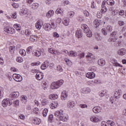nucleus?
<instances>
[{
    "mask_svg": "<svg viewBox=\"0 0 126 126\" xmlns=\"http://www.w3.org/2000/svg\"><path fill=\"white\" fill-rule=\"evenodd\" d=\"M106 63V61L103 59H99L98 60V65H100V66H103L105 65Z\"/></svg>",
    "mask_w": 126,
    "mask_h": 126,
    "instance_id": "nucleus-20",
    "label": "nucleus"
},
{
    "mask_svg": "<svg viewBox=\"0 0 126 126\" xmlns=\"http://www.w3.org/2000/svg\"><path fill=\"white\" fill-rule=\"evenodd\" d=\"M78 56L80 57V59H83V58H84V57H85V53H81Z\"/></svg>",
    "mask_w": 126,
    "mask_h": 126,
    "instance_id": "nucleus-54",
    "label": "nucleus"
},
{
    "mask_svg": "<svg viewBox=\"0 0 126 126\" xmlns=\"http://www.w3.org/2000/svg\"><path fill=\"white\" fill-rule=\"evenodd\" d=\"M48 51L49 53H50L51 54H55V50L53 49V48H48Z\"/></svg>",
    "mask_w": 126,
    "mask_h": 126,
    "instance_id": "nucleus-51",
    "label": "nucleus"
},
{
    "mask_svg": "<svg viewBox=\"0 0 126 126\" xmlns=\"http://www.w3.org/2000/svg\"><path fill=\"white\" fill-rule=\"evenodd\" d=\"M20 15L23 16L26 14H28V9L26 7H24L21 10V12H20Z\"/></svg>",
    "mask_w": 126,
    "mask_h": 126,
    "instance_id": "nucleus-16",
    "label": "nucleus"
},
{
    "mask_svg": "<svg viewBox=\"0 0 126 126\" xmlns=\"http://www.w3.org/2000/svg\"><path fill=\"white\" fill-rule=\"evenodd\" d=\"M106 95V91H102L99 93V95L100 97H103Z\"/></svg>",
    "mask_w": 126,
    "mask_h": 126,
    "instance_id": "nucleus-42",
    "label": "nucleus"
},
{
    "mask_svg": "<svg viewBox=\"0 0 126 126\" xmlns=\"http://www.w3.org/2000/svg\"><path fill=\"white\" fill-rule=\"evenodd\" d=\"M16 62H17V63H22L23 62V59L20 57H17L16 59Z\"/></svg>",
    "mask_w": 126,
    "mask_h": 126,
    "instance_id": "nucleus-44",
    "label": "nucleus"
},
{
    "mask_svg": "<svg viewBox=\"0 0 126 126\" xmlns=\"http://www.w3.org/2000/svg\"><path fill=\"white\" fill-rule=\"evenodd\" d=\"M63 80H60L52 83L51 85V89H58L63 84Z\"/></svg>",
    "mask_w": 126,
    "mask_h": 126,
    "instance_id": "nucleus-4",
    "label": "nucleus"
},
{
    "mask_svg": "<svg viewBox=\"0 0 126 126\" xmlns=\"http://www.w3.org/2000/svg\"><path fill=\"white\" fill-rule=\"evenodd\" d=\"M106 30L107 32H112L113 31V27L110 25H108L106 27Z\"/></svg>",
    "mask_w": 126,
    "mask_h": 126,
    "instance_id": "nucleus-37",
    "label": "nucleus"
},
{
    "mask_svg": "<svg viewBox=\"0 0 126 126\" xmlns=\"http://www.w3.org/2000/svg\"><path fill=\"white\" fill-rule=\"evenodd\" d=\"M95 39L97 41H100L101 40V36L99 34H97L95 35Z\"/></svg>",
    "mask_w": 126,
    "mask_h": 126,
    "instance_id": "nucleus-55",
    "label": "nucleus"
},
{
    "mask_svg": "<svg viewBox=\"0 0 126 126\" xmlns=\"http://www.w3.org/2000/svg\"><path fill=\"white\" fill-rule=\"evenodd\" d=\"M35 77L37 80H42L44 78V73L42 72H37Z\"/></svg>",
    "mask_w": 126,
    "mask_h": 126,
    "instance_id": "nucleus-9",
    "label": "nucleus"
},
{
    "mask_svg": "<svg viewBox=\"0 0 126 126\" xmlns=\"http://www.w3.org/2000/svg\"><path fill=\"white\" fill-rule=\"evenodd\" d=\"M75 106V103L73 101H69L68 102L67 107L68 108H70V109H72L73 107Z\"/></svg>",
    "mask_w": 126,
    "mask_h": 126,
    "instance_id": "nucleus-25",
    "label": "nucleus"
},
{
    "mask_svg": "<svg viewBox=\"0 0 126 126\" xmlns=\"http://www.w3.org/2000/svg\"><path fill=\"white\" fill-rule=\"evenodd\" d=\"M68 55L69 57H76V56H78L77 55V53H76V52H75L73 51H70V53L69 52Z\"/></svg>",
    "mask_w": 126,
    "mask_h": 126,
    "instance_id": "nucleus-24",
    "label": "nucleus"
},
{
    "mask_svg": "<svg viewBox=\"0 0 126 126\" xmlns=\"http://www.w3.org/2000/svg\"><path fill=\"white\" fill-rule=\"evenodd\" d=\"M4 89L2 87H0V99H2L3 98V94L4 93L3 92Z\"/></svg>",
    "mask_w": 126,
    "mask_h": 126,
    "instance_id": "nucleus-29",
    "label": "nucleus"
},
{
    "mask_svg": "<svg viewBox=\"0 0 126 126\" xmlns=\"http://www.w3.org/2000/svg\"><path fill=\"white\" fill-rule=\"evenodd\" d=\"M13 27L14 28H15V29H16L17 31H20V30H21V28L20 27L19 24H15Z\"/></svg>",
    "mask_w": 126,
    "mask_h": 126,
    "instance_id": "nucleus-33",
    "label": "nucleus"
},
{
    "mask_svg": "<svg viewBox=\"0 0 126 126\" xmlns=\"http://www.w3.org/2000/svg\"><path fill=\"white\" fill-rule=\"evenodd\" d=\"M40 64H41V63L40 62L31 63V65H32V66H34V65H35V66L40 65Z\"/></svg>",
    "mask_w": 126,
    "mask_h": 126,
    "instance_id": "nucleus-46",
    "label": "nucleus"
},
{
    "mask_svg": "<svg viewBox=\"0 0 126 126\" xmlns=\"http://www.w3.org/2000/svg\"><path fill=\"white\" fill-rule=\"evenodd\" d=\"M119 15L123 16V15L125 14V11H124V10H120V11L119 12Z\"/></svg>",
    "mask_w": 126,
    "mask_h": 126,
    "instance_id": "nucleus-59",
    "label": "nucleus"
},
{
    "mask_svg": "<svg viewBox=\"0 0 126 126\" xmlns=\"http://www.w3.org/2000/svg\"><path fill=\"white\" fill-rule=\"evenodd\" d=\"M13 104H14L15 107H18V106H19V100H15L14 101Z\"/></svg>",
    "mask_w": 126,
    "mask_h": 126,
    "instance_id": "nucleus-47",
    "label": "nucleus"
},
{
    "mask_svg": "<svg viewBox=\"0 0 126 126\" xmlns=\"http://www.w3.org/2000/svg\"><path fill=\"white\" fill-rule=\"evenodd\" d=\"M102 9L100 10V12L102 13H105V12H107V7L106 6H101Z\"/></svg>",
    "mask_w": 126,
    "mask_h": 126,
    "instance_id": "nucleus-39",
    "label": "nucleus"
},
{
    "mask_svg": "<svg viewBox=\"0 0 126 126\" xmlns=\"http://www.w3.org/2000/svg\"><path fill=\"white\" fill-rule=\"evenodd\" d=\"M26 53L28 55H30V54H32L33 52H32V47L30 46L27 48Z\"/></svg>",
    "mask_w": 126,
    "mask_h": 126,
    "instance_id": "nucleus-34",
    "label": "nucleus"
},
{
    "mask_svg": "<svg viewBox=\"0 0 126 126\" xmlns=\"http://www.w3.org/2000/svg\"><path fill=\"white\" fill-rule=\"evenodd\" d=\"M56 14H59L60 16L63 15V9L62 8H58L55 11Z\"/></svg>",
    "mask_w": 126,
    "mask_h": 126,
    "instance_id": "nucleus-14",
    "label": "nucleus"
},
{
    "mask_svg": "<svg viewBox=\"0 0 126 126\" xmlns=\"http://www.w3.org/2000/svg\"><path fill=\"white\" fill-rule=\"evenodd\" d=\"M15 49V48H14V47L10 46L9 47V52H10V54H14V50Z\"/></svg>",
    "mask_w": 126,
    "mask_h": 126,
    "instance_id": "nucleus-43",
    "label": "nucleus"
},
{
    "mask_svg": "<svg viewBox=\"0 0 126 126\" xmlns=\"http://www.w3.org/2000/svg\"><path fill=\"white\" fill-rule=\"evenodd\" d=\"M50 27L52 29H56V28H57V26L55 25V23H51V24H50Z\"/></svg>",
    "mask_w": 126,
    "mask_h": 126,
    "instance_id": "nucleus-48",
    "label": "nucleus"
},
{
    "mask_svg": "<svg viewBox=\"0 0 126 126\" xmlns=\"http://www.w3.org/2000/svg\"><path fill=\"white\" fill-rule=\"evenodd\" d=\"M19 117L20 118V119L21 120H23V121L25 120V116H24V115H23L22 114H20L19 115Z\"/></svg>",
    "mask_w": 126,
    "mask_h": 126,
    "instance_id": "nucleus-53",
    "label": "nucleus"
},
{
    "mask_svg": "<svg viewBox=\"0 0 126 126\" xmlns=\"http://www.w3.org/2000/svg\"><path fill=\"white\" fill-rule=\"evenodd\" d=\"M35 27L38 30L41 29V23L39 22H37L35 23Z\"/></svg>",
    "mask_w": 126,
    "mask_h": 126,
    "instance_id": "nucleus-40",
    "label": "nucleus"
},
{
    "mask_svg": "<svg viewBox=\"0 0 126 126\" xmlns=\"http://www.w3.org/2000/svg\"><path fill=\"white\" fill-rule=\"evenodd\" d=\"M118 24L120 26H124V25H125V22L123 21H119Z\"/></svg>",
    "mask_w": 126,
    "mask_h": 126,
    "instance_id": "nucleus-56",
    "label": "nucleus"
},
{
    "mask_svg": "<svg viewBox=\"0 0 126 126\" xmlns=\"http://www.w3.org/2000/svg\"><path fill=\"white\" fill-rule=\"evenodd\" d=\"M62 114V111H57L54 113V116L55 117H60Z\"/></svg>",
    "mask_w": 126,
    "mask_h": 126,
    "instance_id": "nucleus-41",
    "label": "nucleus"
},
{
    "mask_svg": "<svg viewBox=\"0 0 126 126\" xmlns=\"http://www.w3.org/2000/svg\"><path fill=\"white\" fill-rule=\"evenodd\" d=\"M38 7H39V4L38 3H33L32 4V9H37Z\"/></svg>",
    "mask_w": 126,
    "mask_h": 126,
    "instance_id": "nucleus-32",
    "label": "nucleus"
},
{
    "mask_svg": "<svg viewBox=\"0 0 126 126\" xmlns=\"http://www.w3.org/2000/svg\"><path fill=\"white\" fill-rule=\"evenodd\" d=\"M3 29L5 32L8 33L10 35H13V34H15V30H14L13 28L7 26L5 27Z\"/></svg>",
    "mask_w": 126,
    "mask_h": 126,
    "instance_id": "nucleus-5",
    "label": "nucleus"
},
{
    "mask_svg": "<svg viewBox=\"0 0 126 126\" xmlns=\"http://www.w3.org/2000/svg\"><path fill=\"white\" fill-rule=\"evenodd\" d=\"M48 121L49 123H52L54 122V115L50 114L48 116Z\"/></svg>",
    "mask_w": 126,
    "mask_h": 126,
    "instance_id": "nucleus-36",
    "label": "nucleus"
},
{
    "mask_svg": "<svg viewBox=\"0 0 126 126\" xmlns=\"http://www.w3.org/2000/svg\"><path fill=\"white\" fill-rule=\"evenodd\" d=\"M119 32L117 31H114L110 33V37L108 39V41L109 43H115L118 38H119Z\"/></svg>",
    "mask_w": 126,
    "mask_h": 126,
    "instance_id": "nucleus-2",
    "label": "nucleus"
},
{
    "mask_svg": "<svg viewBox=\"0 0 126 126\" xmlns=\"http://www.w3.org/2000/svg\"><path fill=\"white\" fill-rule=\"evenodd\" d=\"M55 12H54V10H49L46 14V16L48 18H50L51 16H53L54 15V13Z\"/></svg>",
    "mask_w": 126,
    "mask_h": 126,
    "instance_id": "nucleus-22",
    "label": "nucleus"
},
{
    "mask_svg": "<svg viewBox=\"0 0 126 126\" xmlns=\"http://www.w3.org/2000/svg\"><path fill=\"white\" fill-rule=\"evenodd\" d=\"M117 53L119 56H125V55L126 54V48H121V49H119Z\"/></svg>",
    "mask_w": 126,
    "mask_h": 126,
    "instance_id": "nucleus-12",
    "label": "nucleus"
},
{
    "mask_svg": "<svg viewBox=\"0 0 126 126\" xmlns=\"http://www.w3.org/2000/svg\"><path fill=\"white\" fill-rule=\"evenodd\" d=\"M12 104V101H11V100H10L8 98L3 99L1 102V105L2 107H3L4 108H5V107H7V105L11 106V105Z\"/></svg>",
    "mask_w": 126,
    "mask_h": 126,
    "instance_id": "nucleus-6",
    "label": "nucleus"
},
{
    "mask_svg": "<svg viewBox=\"0 0 126 126\" xmlns=\"http://www.w3.org/2000/svg\"><path fill=\"white\" fill-rule=\"evenodd\" d=\"M58 97L59 95L55 94H50L49 96V99H51V100H56V99H58Z\"/></svg>",
    "mask_w": 126,
    "mask_h": 126,
    "instance_id": "nucleus-23",
    "label": "nucleus"
},
{
    "mask_svg": "<svg viewBox=\"0 0 126 126\" xmlns=\"http://www.w3.org/2000/svg\"><path fill=\"white\" fill-rule=\"evenodd\" d=\"M101 32L102 33V34L103 35H104V36H106V35H107V31L105 29H102L101 30Z\"/></svg>",
    "mask_w": 126,
    "mask_h": 126,
    "instance_id": "nucleus-52",
    "label": "nucleus"
},
{
    "mask_svg": "<svg viewBox=\"0 0 126 126\" xmlns=\"http://www.w3.org/2000/svg\"><path fill=\"white\" fill-rule=\"evenodd\" d=\"M19 53L22 57H24L25 56H26V51L24 49H20L19 50Z\"/></svg>",
    "mask_w": 126,
    "mask_h": 126,
    "instance_id": "nucleus-35",
    "label": "nucleus"
},
{
    "mask_svg": "<svg viewBox=\"0 0 126 126\" xmlns=\"http://www.w3.org/2000/svg\"><path fill=\"white\" fill-rule=\"evenodd\" d=\"M81 28L83 30L84 33H86L87 37L89 38L92 37V32L90 29H89V27H88V25L86 24L82 25Z\"/></svg>",
    "mask_w": 126,
    "mask_h": 126,
    "instance_id": "nucleus-3",
    "label": "nucleus"
},
{
    "mask_svg": "<svg viewBox=\"0 0 126 126\" xmlns=\"http://www.w3.org/2000/svg\"><path fill=\"white\" fill-rule=\"evenodd\" d=\"M11 17H12V18H13V19H16V17H17V16H16V12H15L12 15V16H11Z\"/></svg>",
    "mask_w": 126,
    "mask_h": 126,
    "instance_id": "nucleus-62",
    "label": "nucleus"
},
{
    "mask_svg": "<svg viewBox=\"0 0 126 126\" xmlns=\"http://www.w3.org/2000/svg\"><path fill=\"white\" fill-rule=\"evenodd\" d=\"M106 3L108 5H115V1L114 0H107Z\"/></svg>",
    "mask_w": 126,
    "mask_h": 126,
    "instance_id": "nucleus-28",
    "label": "nucleus"
},
{
    "mask_svg": "<svg viewBox=\"0 0 126 126\" xmlns=\"http://www.w3.org/2000/svg\"><path fill=\"white\" fill-rule=\"evenodd\" d=\"M82 36V31L81 30L77 31V32H76V36L77 37V38H81Z\"/></svg>",
    "mask_w": 126,
    "mask_h": 126,
    "instance_id": "nucleus-19",
    "label": "nucleus"
},
{
    "mask_svg": "<svg viewBox=\"0 0 126 126\" xmlns=\"http://www.w3.org/2000/svg\"><path fill=\"white\" fill-rule=\"evenodd\" d=\"M25 34L26 36H29V35L31 34V31H30V30H26Z\"/></svg>",
    "mask_w": 126,
    "mask_h": 126,
    "instance_id": "nucleus-49",
    "label": "nucleus"
},
{
    "mask_svg": "<svg viewBox=\"0 0 126 126\" xmlns=\"http://www.w3.org/2000/svg\"><path fill=\"white\" fill-rule=\"evenodd\" d=\"M102 111V107L100 106H95L93 108V112L95 114H99Z\"/></svg>",
    "mask_w": 126,
    "mask_h": 126,
    "instance_id": "nucleus-10",
    "label": "nucleus"
},
{
    "mask_svg": "<svg viewBox=\"0 0 126 126\" xmlns=\"http://www.w3.org/2000/svg\"><path fill=\"white\" fill-rule=\"evenodd\" d=\"M43 28L45 31H50V30L51 29V24H44L43 25Z\"/></svg>",
    "mask_w": 126,
    "mask_h": 126,
    "instance_id": "nucleus-17",
    "label": "nucleus"
},
{
    "mask_svg": "<svg viewBox=\"0 0 126 126\" xmlns=\"http://www.w3.org/2000/svg\"><path fill=\"white\" fill-rule=\"evenodd\" d=\"M62 113L60 116L59 117V119L60 121H62L63 122H66L67 120H68V117L67 115L64 114L63 113V111L61 110Z\"/></svg>",
    "mask_w": 126,
    "mask_h": 126,
    "instance_id": "nucleus-7",
    "label": "nucleus"
},
{
    "mask_svg": "<svg viewBox=\"0 0 126 126\" xmlns=\"http://www.w3.org/2000/svg\"><path fill=\"white\" fill-rule=\"evenodd\" d=\"M13 79L17 82L22 81V76L18 74H14L12 76Z\"/></svg>",
    "mask_w": 126,
    "mask_h": 126,
    "instance_id": "nucleus-8",
    "label": "nucleus"
},
{
    "mask_svg": "<svg viewBox=\"0 0 126 126\" xmlns=\"http://www.w3.org/2000/svg\"><path fill=\"white\" fill-rule=\"evenodd\" d=\"M81 92L83 94H88L91 92V89L89 88H84L81 89Z\"/></svg>",
    "mask_w": 126,
    "mask_h": 126,
    "instance_id": "nucleus-13",
    "label": "nucleus"
},
{
    "mask_svg": "<svg viewBox=\"0 0 126 126\" xmlns=\"http://www.w3.org/2000/svg\"><path fill=\"white\" fill-rule=\"evenodd\" d=\"M63 24L65 26H68V24H69V20L68 19H65L63 21Z\"/></svg>",
    "mask_w": 126,
    "mask_h": 126,
    "instance_id": "nucleus-30",
    "label": "nucleus"
},
{
    "mask_svg": "<svg viewBox=\"0 0 126 126\" xmlns=\"http://www.w3.org/2000/svg\"><path fill=\"white\" fill-rule=\"evenodd\" d=\"M54 104L52 103L51 104H50L51 109H56V108H57V107L59 106V103H58L57 101L54 102Z\"/></svg>",
    "mask_w": 126,
    "mask_h": 126,
    "instance_id": "nucleus-27",
    "label": "nucleus"
},
{
    "mask_svg": "<svg viewBox=\"0 0 126 126\" xmlns=\"http://www.w3.org/2000/svg\"><path fill=\"white\" fill-rule=\"evenodd\" d=\"M121 95H122V90L120 89L115 90L114 96L111 97L110 98V102H111V103L113 104L114 102H116L117 100H119V99L121 98Z\"/></svg>",
    "mask_w": 126,
    "mask_h": 126,
    "instance_id": "nucleus-1",
    "label": "nucleus"
},
{
    "mask_svg": "<svg viewBox=\"0 0 126 126\" xmlns=\"http://www.w3.org/2000/svg\"><path fill=\"white\" fill-rule=\"evenodd\" d=\"M94 23L95 24V25H96V26H99L100 25V23L99 22V21L98 20H95L94 21Z\"/></svg>",
    "mask_w": 126,
    "mask_h": 126,
    "instance_id": "nucleus-61",
    "label": "nucleus"
},
{
    "mask_svg": "<svg viewBox=\"0 0 126 126\" xmlns=\"http://www.w3.org/2000/svg\"><path fill=\"white\" fill-rule=\"evenodd\" d=\"M42 104L43 106H45V105H46V104H48V100L47 99H43L42 101Z\"/></svg>",
    "mask_w": 126,
    "mask_h": 126,
    "instance_id": "nucleus-57",
    "label": "nucleus"
},
{
    "mask_svg": "<svg viewBox=\"0 0 126 126\" xmlns=\"http://www.w3.org/2000/svg\"><path fill=\"white\" fill-rule=\"evenodd\" d=\"M32 123L34 124V125H40L41 120L39 118H35L32 120Z\"/></svg>",
    "mask_w": 126,
    "mask_h": 126,
    "instance_id": "nucleus-21",
    "label": "nucleus"
},
{
    "mask_svg": "<svg viewBox=\"0 0 126 126\" xmlns=\"http://www.w3.org/2000/svg\"><path fill=\"white\" fill-rule=\"evenodd\" d=\"M11 96L13 98H18L19 97V92H14L11 94Z\"/></svg>",
    "mask_w": 126,
    "mask_h": 126,
    "instance_id": "nucleus-26",
    "label": "nucleus"
},
{
    "mask_svg": "<svg viewBox=\"0 0 126 126\" xmlns=\"http://www.w3.org/2000/svg\"><path fill=\"white\" fill-rule=\"evenodd\" d=\"M91 122L93 123H98L99 122V119L96 117L95 116H92L90 118Z\"/></svg>",
    "mask_w": 126,
    "mask_h": 126,
    "instance_id": "nucleus-18",
    "label": "nucleus"
},
{
    "mask_svg": "<svg viewBox=\"0 0 126 126\" xmlns=\"http://www.w3.org/2000/svg\"><path fill=\"white\" fill-rule=\"evenodd\" d=\"M64 61H65L66 64H67L68 65H69V64H70V63H71L70 60H68L67 59H65Z\"/></svg>",
    "mask_w": 126,
    "mask_h": 126,
    "instance_id": "nucleus-58",
    "label": "nucleus"
},
{
    "mask_svg": "<svg viewBox=\"0 0 126 126\" xmlns=\"http://www.w3.org/2000/svg\"><path fill=\"white\" fill-rule=\"evenodd\" d=\"M95 73L93 72H89L86 74V77L92 79L95 77Z\"/></svg>",
    "mask_w": 126,
    "mask_h": 126,
    "instance_id": "nucleus-15",
    "label": "nucleus"
},
{
    "mask_svg": "<svg viewBox=\"0 0 126 126\" xmlns=\"http://www.w3.org/2000/svg\"><path fill=\"white\" fill-rule=\"evenodd\" d=\"M57 70L59 71H60V72H62V71H63V68H62V66H57Z\"/></svg>",
    "mask_w": 126,
    "mask_h": 126,
    "instance_id": "nucleus-63",
    "label": "nucleus"
},
{
    "mask_svg": "<svg viewBox=\"0 0 126 126\" xmlns=\"http://www.w3.org/2000/svg\"><path fill=\"white\" fill-rule=\"evenodd\" d=\"M69 15L71 18H72L74 16V12L72 11L69 12Z\"/></svg>",
    "mask_w": 126,
    "mask_h": 126,
    "instance_id": "nucleus-50",
    "label": "nucleus"
},
{
    "mask_svg": "<svg viewBox=\"0 0 126 126\" xmlns=\"http://www.w3.org/2000/svg\"><path fill=\"white\" fill-rule=\"evenodd\" d=\"M33 56H35V57H40L41 56V52L39 51H35V52H32Z\"/></svg>",
    "mask_w": 126,
    "mask_h": 126,
    "instance_id": "nucleus-31",
    "label": "nucleus"
},
{
    "mask_svg": "<svg viewBox=\"0 0 126 126\" xmlns=\"http://www.w3.org/2000/svg\"><path fill=\"white\" fill-rule=\"evenodd\" d=\"M89 70L90 71H91V72H94V71H96V67H91L89 68Z\"/></svg>",
    "mask_w": 126,
    "mask_h": 126,
    "instance_id": "nucleus-45",
    "label": "nucleus"
},
{
    "mask_svg": "<svg viewBox=\"0 0 126 126\" xmlns=\"http://www.w3.org/2000/svg\"><path fill=\"white\" fill-rule=\"evenodd\" d=\"M84 14L85 16H87V17H88V16H89V12H88V11H84Z\"/></svg>",
    "mask_w": 126,
    "mask_h": 126,
    "instance_id": "nucleus-60",
    "label": "nucleus"
},
{
    "mask_svg": "<svg viewBox=\"0 0 126 126\" xmlns=\"http://www.w3.org/2000/svg\"><path fill=\"white\" fill-rule=\"evenodd\" d=\"M50 65V62L47 60L43 63L41 65L40 68L43 70L46 69Z\"/></svg>",
    "mask_w": 126,
    "mask_h": 126,
    "instance_id": "nucleus-11",
    "label": "nucleus"
},
{
    "mask_svg": "<svg viewBox=\"0 0 126 126\" xmlns=\"http://www.w3.org/2000/svg\"><path fill=\"white\" fill-rule=\"evenodd\" d=\"M101 126H108L109 124H108V123H107L105 122H102V123H101Z\"/></svg>",
    "mask_w": 126,
    "mask_h": 126,
    "instance_id": "nucleus-64",
    "label": "nucleus"
},
{
    "mask_svg": "<svg viewBox=\"0 0 126 126\" xmlns=\"http://www.w3.org/2000/svg\"><path fill=\"white\" fill-rule=\"evenodd\" d=\"M49 110H48L47 108H45L42 112V115L43 117H47V115L48 114V112Z\"/></svg>",
    "mask_w": 126,
    "mask_h": 126,
    "instance_id": "nucleus-38",
    "label": "nucleus"
}]
</instances>
